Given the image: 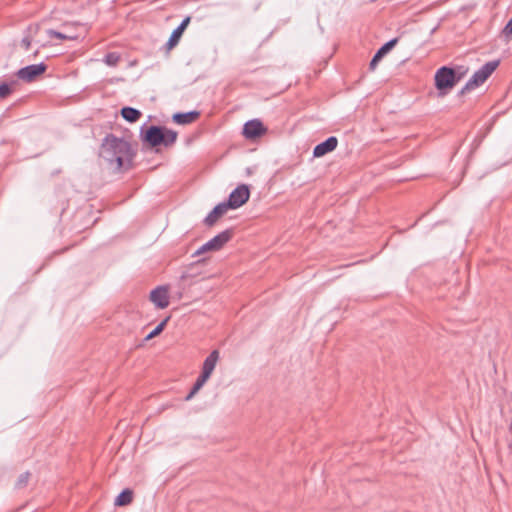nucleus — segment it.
Here are the masks:
<instances>
[{"label": "nucleus", "mask_w": 512, "mask_h": 512, "mask_svg": "<svg viewBox=\"0 0 512 512\" xmlns=\"http://www.w3.org/2000/svg\"><path fill=\"white\" fill-rule=\"evenodd\" d=\"M133 156L131 145L114 136H107L100 150V157L117 172L130 168Z\"/></svg>", "instance_id": "nucleus-1"}, {"label": "nucleus", "mask_w": 512, "mask_h": 512, "mask_svg": "<svg viewBox=\"0 0 512 512\" xmlns=\"http://www.w3.org/2000/svg\"><path fill=\"white\" fill-rule=\"evenodd\" d=\"M143 139L152 147L161 144L169 146L176 141L177 132L158 126H151L146 130Z\"/></svg>", "instance_id": "nucleus-2"}, {"label": "nucleus", "mask_w": 512, "mask_h": 512, "mask_svg": "<svg viewBox=\"0 0 512 512\" xmlns=\"http://www.w3.org/2000/svg\"><path fill=\"white\" fill-rule=\"evenodd\" d=\"M219 351L213 350L208 357L204 360L202 371L198 379L196 380L191 392L186 396V400H191L193 396L204 386V384L208 381L210 376L212 375L218 361H219Z\"/></svg>", "instance_id": "nucleus-3"}, {"label": "nucleus", "mask_w": 512, "mask_h": 512, "mask_svg": "<svg viewBox=\"0 0 512 512\" xmlns=\"http://www.w3.org/2000/svg\"><path fill=\"white\" fill-rule=\"evenodd\" d=\"M435 86L441 96L447 94L458 82L452 68L441 67L435 74Z\"/></svg>", "instance_id": "nucleus-4"}, {"label": "nucleus", "mask_w": 512, "mask_h": 512, "mask_svg": "<svg viewBox=\"0 0 512 512\" xmlns=\"http://www.w3.org/2000/svg\"><path fill=\"white\" fill-rule=\"evenodd\" d=\"M497 66L498 62H488L484 66H482L478 71H476L473 74L472 78L466 83L465 87L462 90V93H464L465 91H471L482 85L494 72Z\"/></svg>", "instance_id": "nucleus-5"}, {"label": "nucleus", "mask_w": 512, "mask_h": 512, "mask_svg": "<svg viewBox=\"0 0 512 512\" xmlns=\"http://www.w3.org/2000/svg\"><path fill=\"white\" fill-rule=\"evenodd\" d=\"M231 239V232L229 230L223 231L213 237L211 240L203 244L195 251L193 256H200L206 252H214L220 250Z\"/></svg>", "instance_id": "nucleus-6"}, {"label": "nucleus", "mask_w": 512, "mask_h": 512, "mask_svg": "<svg viewBox=\"0 0 512 512\" xmlns=\"http://www.w3.org/2000/svg\"><path fill=\"white\" fill-rule=\"evenodd\" d=\"M249 197L250 190L248 186L242 184L231 192L228 202H225V204L228 205L229 209H236L244 205L248 201Z\"/></svg>", "instance_id": "nucleus-7"}, {"label": "nucleus", "mask_w": 512, "mask_h": 512, "mask_svg": "<svg viewBox=\"0 0 512 512\" xmlns=\"http://www.w3.org/2000/svg\"><path fill=\"white\" fill-rule=\"evenodd\" d=\"M149 300L158 309H165L170 303L169 287L158 286L150 292Z\"/></svg>", "instance_id": "nucleus-8"}, {"label": "nucleus", "mask_w": 512, "mask_h": 512, "mask_svg": "<svg viewBox=\"0 0 512 512\" xmlns=\"http://www.w3.org/2000/svg\"><path fill=\"white\" fill-rule=\"evenodd\" d=\"M46 71V65L43 63L29 65L24 68H21L17 72V76L26 82H31L35 80L38 76L43 74Z\"/></svg>", "instance_id": "nucleus-9"}, {"label": "nucleus", "mask_w": 512, "mask_h": 512, "mask_svg": "<svg viewBox=\"0 0 512 512\" xmlns=\"http://www.w3.org/2000/svg\"><path fill=\"white\" fill-rule=\"evenodd\" d=\"M266 129L264 128L261 121L254 119L248 121L243 128V135L247 139H254L259 137L265 133Z\"/></svg>", "instance_id": "nucleus-10"}, {"label": "nucleus", "mask_w": 512, "mask_h": 512, "mask_svg": "<svg viewBox=\"0 0 512 512\" xmlns=\"http://www.w3.org/2000/svg\"><path fill=\"white\" fill-rule=\"evenodd\" d=\"M338 144V140L336 137L331 136L328 139H326L324 142L318 144L315 146L313 150L314 157H322L325 154L332 152L336 149Z\"/></svg>", "instance_id": "nucleus-11"}, {"label": "nucleus", "mask_w": 512, "mask_h": 512, "mask_svg": "<svg viewBox=\"0 0 512 512\" xmlns=\"http://www.w3.org/2000/svg\"><path fill=\"white\" fill-rule=\"evenodd\" d=\"M398 39L394 38L390 41H388L386 44H384L374 55L370 62V68L375 69L378 62L389 52L392 50V48L397 44Z\"/></svg>", "instance_id": "nucleus-12"}, {"label": "nucleus", "mask_w": 512, "mask_h": 512, "mask_svg": "<svg viewBox=\"0 0 512 512\" xmlns=\"http://www.w3.org/2000/svg\"><path fill=\"white\" fill-rule=\"evenodd\" d=\"M228 205L224 203L218 204L205 218V224L212 226L217 220L228 211Z\"/></svg>", "instance_id": "nucleus-13"}, {"label": "nucleus", "mask_w": 512, "mask_h": 512, "mask_svg": "<svg viewBox=\"0 0 512 512\" xmlns=\"http://www.w3.org/2000/svg\"><path fill=\"white\" fill-rule=\"evenodd\" d=\"M190 22V17H186L182 23L172 32L168 44L172 47L174 46L178 40L180 39L181 35L183 34L184 30L188 26Z\"/></svg>", "instance_id": "nucleus-14"}, {"label": "nucleus", "mask_w": 512, "mask_h": 512, "mask_svg": "<svg viewBox=\"0 0 512 512\" xmlns=\"http://www.w3.org/2000/svg\"><path fill=\"white\" fill-rule=\"evenodd\" d=\"M198 115V112L177 113L173 115V120L177 124H189L195 121Z\"/></svg>", "instance_id": "nucleus-15"}, {"label": "nucleus", "mask_w": 512, "mask_h": 512, "mask_svg": "<svg viewBox=\"0 0 512 512\" xmlns=\"http://www.w3.org/2000/svg\"><path fill=\"white\" fill-rule=\"evenodd\" d=\"M122 117L128 122H136L141 117V112L132 107H124L121 110Z\"/></svg>", "instance_id": "nucleus-16"}, {"label": "nucleus", "mask_w": 512, "mask_h": 512, "mask_svg": "<svg viewBox=\"0 0 512 512\" xmlns=\"http://www.w3.org/2000/svg\"><path fill=\"white\" fill-rule=\"evenodd\" d=\"M132 501V492L130 490L122 491L115 499V505L124 506Z\"/></svg>", "instance_id": "nucleus-17"}, {"label": "nucleus", "mask_w": 512, "mask_h": 512, "mask_svg": "<svg viewBox=\"0 0 512 512\" xmlns=\"http://www.w3.org/2000/svg\"><path fill=\"white\" fill-rule=\"evenodd\" d=\"M169 321V317L164 319L160 324H158L153 331H151L147 336L146 340H150L156 336H158L165 328L167 322Z\"/></svg>", "instance_id": "nucleus-18"}, {"label": "nucleus", "mask_w": 512, "mask_h": 512, "mask_svg": "<svg viewBox=\"0 0 512 512\" xmlns=\"http://www.w3.org/2000/svg\"><path fill=\"white\" fill-rule=\"evenodd\" d=\"M47 34H48L49 37H55V38H58V39H61V40H74V39L77 38L76 36L67 35V34H64V33H61V32H57V31H54V30H48Z\"/></svg>", "instance_id": "nucleus-19"}, {"label": "nucleus", "mask_w": 512, "mask_h": 512, "mask_svg": "<svg viewBox=\"0 0 512 512\" xmlns=\"http://www.w3.org/2000/svg\"><path fill=\"white\" fill-rule=\"evenodd\" d=\"M120 59V56L116 53H109L105 57V62L109 66H115Z\"/></svg>", "instance_id": "nucleus-20"}, {"label": "nucleus", "mask_w": 512, "mask_h": 512, "mask_svg": "<svg viewBox=\"0 0 512 512\" xmlns=\"http://www.w3.org/2000/svg\"><path fill=\"white\" fill-rule=\"evenodd\" d=\"M502 36L505 37L507 40L511 39V37H512V18L508 21V23L503 28Z\"/></svg>", "instance_id": "nucleus-21"}, {"label": "nucleus", "mask_w": 512, "mask_h": 512, "mask_svg": "<svg viewBox=\"0 0 512 512\" xmlns=\"http://www.w3.org/2000/svg\"><path fill=\"white\" fill-rule=\"evenodd\" d=\"M11 92V89L8 84L3 83L0 85V98L7 97Z\"/></svg>", "instance_id": "nucleus-22"}, {"label": "nucleus", "mask_w": 512, "mask_h": 512, "mask_svg": "<svg viewBox=\"0 0 512 512\" xmlns=\"http://www.w3.org/2000/svg\"><path fill=\"white\" fill-rule=\"evenodd\" d=\"M28 478H29V473H24V474L20 475L18 484L21 486L25 485L28 481Z\"/></svg>", "instance_id": "nucleus-23"}, {"label": "nucleus", "mask_w": 512, "mask_h": 512, "mask_svg": "<svg viewBox=\"0 0 512 512\" xmlns=\"http://www.w3.org/2000/svg\"><path fill=\"white\" fill-rule=\"evenodd\" d=\"M22 46L27 50L29 49L30 47V44H31V39L29 36L25 37L22 39V42H21Z\"/></svg>", "instance_id": "nucleus-24"}, {"label": "nucleus", "mask_w": 512, "mask_h": 512, "mask_svg": "<svg viewBox=\"0 0 512 512\" xmlns=\"http://www.w3.org/2000/svg\"><path fill=\"white\" fill-rule=\"evenodd\" d=\"M33 31L36 32L37 31V27L30 28V33H32Z\"/></svg>", "instance_id": "nucleus-25"}]
</instances>
